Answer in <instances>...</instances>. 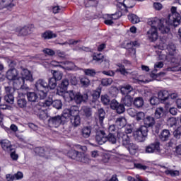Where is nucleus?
<instances>
[{
  "instance_id": "nucleus-8",
  "label": "nucleus",
  "mask_w": 181,
  "mask_h": 181,
  "mask_svg": "<svg viewBox=\"0 0 181 181\" xmlns=\"http://www.w3.org/2000/svg\"><path fill=\"white\" fill-rule=\"evenodd\" d=\"M179 121H180V117H170L167 120V125H168V127H176L177 129L174 132L175 136L181 134V124L180 122L179 123Z\"/></svg>"
},
{
  "instance_id": "nucleus-52",
  "label": "nucleus",
  "mask_w": 181,
  "mask_h": 181,
  "mask_svg": "<svg viewBox=\"0 0 181 181\" xmlns=\"http://www.w3.org/2000/svg\"><path fill=\"white\" fill-rule=\"evenodd\" d=\"M5 101L6 103H9V104H13V93H8L4 97Z\"/></svg>"
},
{
  "instance_id": "nucleus-38",
  "label": "nucleus",
  "mask_w": 181,
  "mask_h": 181,
  "mask_svg": "<svg viewBox=\"0 0 181 181\" xmlns=\"http://www.w3.org/2000/svg\"><path fill=\"white\" fill-rule=\"evenodd\" d=\"M52 73L55 81H59V80L63 78V73L62 71H52Z\"/></svg>"
},
{
  "instance_id": "nucleus-22",
  "label": "nucleus",
  "mask_w": 181,
  "mask_h": 181,
  "mask_svg": "<svg viewBox=\"0 0 181 181\" xmlns=\"http://www.w3.org/2000/svg\"><path fill=\"white\" fill-rule=\"evenodd\" d=\"M68 156L69 158H71V159H75L76 160H78V158H80V156H81V152H78L76 150L71 148L68 152Z\"/></svg>"
},
{
  "instance_id": "nucleus-7",
  "label": "nucleus",
  "mask_w": 181,
  "mask_h": 181,
  "mask_svg": "<svg viewBox=\"0 0 181 181\" xmlns=\"http://www.w3.org/2000/svg\"><path fill=\"white\" fill-rule=\"evenodd\" d=\"M133 135L134 139L138 142H145L146 136H148V128L145 126H141L133 133Z\"/></svg>"
},
{
  "instance_id": "nucleus-25",
  "label": "nucleus",
  "mask_w": 181,
  "mask_h": 181,
  "mask_svg": "<svg viewBox=\"0 0 181 181\" xmlns=\"http://www.w3.org/2000/svg\"><path fill=\"white\" fill-rule=\"evenodd\" d=\"M134 101V95H126L122 99V103L126 107H131L132 105V102Z\"/></svg>"
},
{
  "instance_id": "nucleus-43",
  "label": "nucleus",
  "mask_w": 181,
  "mask_h": 181,
  "mask_svg": "<svg viewBox=\"0 0 181 181\" xmlns=\"http://www.w3.org/2000/svg\"><path fill=\"white\" fill-rule=\"evenodd\" d=\"M81 84L83 87H88L90 86V79L86 76L80 78Z\"/></svg>"
},
{
  "instance_id": "nucleus-33",
  "label": "nucleus",
  "mask_w": 181,
  "mask_h": 181,
  "mask_svg": "<svg viewBox=\"0 0 181 181\" xmlns=\"http://www.w3.org/2000/svg\"><path fill=\"white\" fill-rule=\"evenodd\" d=\"M144 127H146V128L148 127H153L155 125V119L153 117L148 116L144 119Z\"/></svg>"
},
{
  "instance_id": "nucleus-1",
  "label": "nucleus",
  "mask_w": 181,
  "mask_h": 181,
  "mask_svg": "<svg viewBox=\"0 0 181 181\" xmlns=\"http://www.w3.org/2000/svg\"><path fill=\"white\" fill-rule=\"evenodd\" d=\"M171 13L168 15V19H159L158 18H150L148 21V24L151 26L146 32V36L147 40L151 43H155L159 39V33L158 28L161 33H169L170 32V26H179L180 25L181 16L177 13V8L172 6L170 8Z\"/></svg>"
},
{
  "instance_id": "nucleus-3",
  "label": "nucleus",
  "mask_w": 181,
  "mask_h": 181,
  "mask_svg": "<svg viewBox=\"0 0 181 181\" xmlns=\"http://www.w3.org/2000/svg\"><path fill=\"white\" fill-rule=\"evenodd\" d=\"M21 76L16 69H11L6 73L8 80L13 81V86L15 90L22 88L25 84V81H33V76L29 70L21 66L20 68Z\"/></svg>"
},
{
  "instance_id": "nucleus-46",
  "label": "nucleus",
  "mask_w": 181,
  "mask_h": 181,
  "mask_svg": "<svg viewBox=\"0 0 181 181\" xmlns=\"http://www.w3.org/2000/svg\"><path fill=\"white\" fill-rule=\"evenodd\" d=\"M133 129H134V126H132V124H127L126 126V128H125V130H124L125 133L122 132H119L117 133V136H118V134L119 133L124 134V135H128V134H131L132 132Z\"/></svg>"
},
{
  "instance_id": "nucleus-50",
  "label": "nucleus",
  "mask_w": 181,
  "mask_h": 181,
  "mask_svg": "<svg viewBox=\"0 0 181 181\" xmlns=\"http://www.w3.org/2000/svg\"><path fill=\"white\" fill-rule=\"evenodd\" d=\"M78 43V41L74 40H69L68 41H66L65 42L59 43L61 46H74V45H77Z\"/></svg>"
},
{
  "instance_id": "nucleus-36",
  "label": "nucleus",
  "mask_w": 181,
  "mask_h": 181,
  "mask_svg": "<svg viewBox=\"0 0 181 181\" xmlns=\"http://www.w3.org/2000/svg\"><path fill=\"white\" fill-rule=\"evenodd\" d=\"M163 67V62H159L154 64V69L151 71V76L155 77L156 76V72L158 71V69H162Z\"/></svg>"
},
{
  "instance_id": "nucleus-9",
  "label": "nucleus",
  "mask_w": 181,
  "mask_h": 181,
  "mask_svg": "<svg viewBox=\"0 0 181 181\" xmlns=\"http://www.w3.org/2000/svg\"><path fill=\"white\" fill-rule=\"evenodd\" d=\"M34 152H35L36 155L46 158V159H49L51 156H54V149L37 147L35 148Z\"/></svg>"
},
{
  "instance_id": "nucleus-39",
  "label": "nucleus",
  "mask_w": 181,
  "mask_h": 181,
  "mask_svg": "<svg viewBox=\"0 0 181 181\" xmlns=\"http://www.w3.org/2000/svg\"><path fill=\"white\" fill-rule=\"evenodd\" d=\"M134 105L137 108H141L144 105V99L141 97L136 98L134 101Z\"/></svg>"
},
{
  "instance_id": "nucleus-56",
  "label": "nucleus",
  "mask_w": 181,
  "mask_h": 181,
  "mask_svg": "<svg viewBox=\"0 0 181 181\" xmlns=\"http://www.w3.org/2000/svg\"><path fill=\"white\" fill-rule=\"evenodd\" d=\"M103 86H111L112 84V78H105L102 79Z\"/></svg>"
},
{
  "instance_id": "nucleus-10",
  "label": "nucleus",
  "mask_w": 181,
  "mask_h": 181,
  "mask_svg": "<svg viewBox=\"0 0 181 181\" xmlns=\"http://www.w3.org/2000/svg\"><path fill=\"white\" fill-rule=\"evenodd\" d=\"M123 47L129 50V53L131 56H135L136 54V50L134 47H139V42L138 41L128 42L124 41L123 42Z\"/></svg>"
},
{
  "instance_id": "nucleus-4",
  "label": "nucleus",
  "mask_w": 181,
  "mask_h": 181,
  "mask_svg": "<svg viewBox=\"0 0 181 181\" xmlns=\"http://www.w3.org/2000/svg\"><path fill=\"white\" fill-rule=\"evenodd\" d=\"M119 139H122L123 146H125L131 153V155H135L136 151H138V146L131 141V137L129 135L124 134V133L118 134Z\"/></svg>"
},
{
  "instance_id": "nucleus-27",
  "label": "nucleus",
  "mask_w": 181,
  "mask_h": 181,
  "mask_svg": "<svg viewBox=\"0 0 181 181\" xmlns=\"http://www.w3.org/2000/svg\"><path fill=\"white\" fill-rule=\"evenodd\" d=\"M167 50L170 57V56H175L177 53L176 46L173 43H170L167 45Z\"/></svg>"
},
{
  "instance_id": "nucleus-47",
  "label": "nucleus",
  "mask_w": 181,
  "mask_h": 181,
  "mask_svg": "<svg viewBox=\"0 0 181 181\" xmlns=\"http://www.w3.org/2000/svg\"><path fill=\"white\" fill-rule=\"evenodd\" d=\"M106 138L107 141H108L110 144H114L117 143V137H115L114 133H110Z\"/></svg>"
},
{
  "instance_id": "nucleus-31",
  "label": "nucleus",
  "mask_w": 181,
  "mask_h": 181,
  "mask_svg": "<svg viewBox=\"0 0 181 181\" xmlns=\"http://www.w3.org/2000/svg\"><path fill=\"white\" fill-rule=\"evenodd\" d=\"M81 112L83 115H84V117H86V118H90V117L93 115V112L91 111V108L87 106L82 107Z\"/></svg>"
},
{
  "instance_id": "nucleus-26",
  "label": "nucleus",
  "mask_w": 181,
  "mask_h": 181,
  "mask_svg": "<svg viewBox=\"0 0 181 181\" xmlns=\"http://www.w3.org/2000/svg\"><path fill=\"white\" fill-rule=\"evenodd\" d=\"M1 146L4 151H6L7 152H9L11 150H12V145L11 144V141L8 140L1 141Z\"/></svg>"
},
{
  "instance_id": "nucleus-63",
  "label": "nucleus",
  "mask_w": 181,
  "mask_h": 181,
  "mask_svg": "<svg viewBox=\"0 0 181 181\" xmlns=\"http://www.w3.org/2000/svg\"><path fill=\"white\" fill-rule=\"evenodd\" d=\"M119 105V103H118V102L115 99H114L111 101L110 108H112V110H116Z\"/></svg>"
},
{
  "instance_id": "nucleus-54",
  "label": "nucleus",
  "mask_w": 181,
  "mask_h": 181,
  "mask_svg": "<svg viewBox=\"0 0 181 181\" xmlns=\"http://www.w3.org/2000/svg\"><path fill=\"white\" fill-rule=\"evenodd\" d=\"M93 60L95 62H98L99 63H101V62H103V60L105 59L104 58V56L102 54H97L93 56Z\"/></svg>"
},
{
  "instance_id": "nucleus-44",
  "label": "nucleus",
  "mask_w": 181,
  "mask_h": 181,
  "mask_svg": "<svg viewBox=\"0 0 181 181\" xmlns=\"http://www.w3.org/2000/svg\"><path fill=\"white\" fill-rule=\"evenodd\" d=\"M160 103V99L159 96L157 97L156 95H152L150 98V104L151 105H158Z\"/></svg>"
},
{
  "instance_id": "nucleus-17",
  "label": "nucleus",
  "mask_w": 181,
  "mask_h": 181,
  "mask_svg": "<svg viewBox=\"0 0 181 181\" xmlns=\"http://www.w3.org/2000/svg\"><path fill=\"white\" fill-rule=\"evenodd\" d=\"M170 96V93H169V90H161L158 93V97L160 98V101H163V103L168 101Z\"/></svg>"
},
{
  "instance_id": "nucleus-13",
  "label": "nucleus",
  "mask_w": 181,
  "mask_h": 181,
  "mask_svg": "<svg viewBox=\"0 0 181 181\" xmlns=\"http://www.w3.org/2000/svg\"><path fill=\"white\" fill-rule=\"evenodd\" d=\"M23 90H25V88L22 87L20 88L18 93V97L19 99H18L17 104L20 108H26V105L28 104V101H26V99L24 98H22L25 95V93H23Z\"/></svg>"
},
{
  "instance_id": "nucleus-5",
  "label": "nucleus",
  "mask_w": 181,
  "mask_h": 181,
  "mask_svg": "<svg viewBox=\"0 0 181 181\" xmlns=\"http://www.w3.org/2000/svg\"><path fill=\"white\" fill-rule=\"evenodd\" d=\"M35 88L40 100H45L49 92V83L43 79H39L35 83Z\"/></svg>"
},
{
  "instance_id": "nucleus-55",
  "label": "nucleus",
  "mask_w": 181,
  "mask_h": 181,
  "mask_svg": "<svg viewBox=\"0 0 181 181\" xmlns=\"http://www.w3.org/2000/svg\"><path fill=\"white\" fill-rule=\"evenodd\" d=\"M67 77L70 80L71 83L72 84V86H76L77 85V78H76V76H74L73 74H68Z\"/></svg>"
},
{
  "instance_id": "nucleus-18",
  "label": "nucleus",
  "mask_w": 181,
  "mask_h": 181,
  "mask_svg": "<svg viewBox=\"0 0 181 181\" xmlns=\"http://www.w3.org/2000/svg\"><path fill=\"white\" fill-rule=\"evenodd\" d=\"M117 66L119 69H117L116 71H120L121 74H123V76H128V74H136V72H132L129 69H125V66L121 64H118Z\"/></svg>"
},
{
  "instance_id": "nucleus-64",
  "label": "nucleus",
  "mask_w": 181,
  "mask_h": 181,
  "mask_svg": "<svg viewBox=\"0 0 181 181\" xmlns=\"http://www.w3.org/2000/svg\"><path fill=\"white\" fill-rule=\"evenodd\" d=\"M137 121H141V119H144L145 113L143 112H139L136 114Z\"/></svg>"
},
{
  "instance_id": "nucleus-48",
  "label": "nucleus",
  "mask_w": 181,
  "mask_h": 181,
  "mask_svg": "<svg viewBox=\"0 0 181 181\" xmlns=\"http://www.w3.org/2000/svg\"><path fill=\"white\" fill-rule=\"evenodd\" d=\"M100 98L101 102L105 105H108V104H110V102L111 101V99H110V96L107 95H102Z\"/></svg>"
},
{
  "instance_id": "nucleus-51",
  "label": "nucleus",
  "mask_w": 181,
  "mask_h": 181,
  "mask_svg": "<svg viewBox=\"0 0 181 181\" xmlns=\"http://www.w3.org/2000/svg\"><path fill=\"white\" fill-rule=\"evenodd\" d=\"M10 152V157L12 160H18V159H19V155L16 153V151L15 149L11 148Z\"/></svg>"
},
{
  "instance_id": "nucleus-35",
  "label": "nucleus",
  "mask_w": 181,
  "mask_h": 181,
  "mask_svg": "<svg viewBox=\"0 0 181 181\" xmlns=\"http://www.w3.org/2000/svg\"><path fill=\"white\" fill-rule=\"evenodd\" d=\"M170 136V132L168 129H164L160 134V139L161 141H168L169 139V137Z\"/></svg>"
},
{
  "instance_id": "nucleus-28",
  "label": "nucleus",
  "mask_w": 181,
  "mask_h": 181,
  "mask_svg": "<svg viewBox=\"0 0 181 181\" xmlns=\"http://www.w3.org/2000/svg\"><path fill=\"white\" fill-rule=\"evenodd\" d=\"M81 135L83 138H89L90 135H91V127H84L81 129Z\"/></svg>"
},
{
  "instance_id": "nucleus-61",
  "label": "nucleus",
  "mask_w": 181,
  "mask_h": 181,
  "mask_svg": "<svg viewBox=\"0 0 181 181\" xmlns=\"http://www.w3.org/2000/svg\"><path fill=\"white\" fill-rule=\"evenodd\" d=\"M116 111L117 114H122V112H124L125 111V107L124 106V105L119 104L116 108Z\"/></svg>"
},
{
  "instance_id": "nucleus-32",
  "label": "nucleus",
  "mask_w": 181,
  "mask_h": 181,
  "mask_svg": "<svg viewBox=\"0 0 181 181\" xmlns=\"http://www.w3.org/2000/svg\"><path fill=\"white\" fill-rule=\"evenodd\" d=\"M13 2V0H1V6L3 8H7V9H11V8L15 6Z\"/></svg>"
},
{
  "instance_id": "nucleus-49",
  "label": "nucleus",
  "mask_w": 181,
  "mask_h": 181,
  "mask_svg": "<svg viewBox=\"0 0 181 181\" xmlns=\"http://www.w3.org/2000/svg\"><path fill=\"white\" fill-rule=\"evenodd\" d=\"M83 73H85L86 76L94 77V76L95 75V70L93 69H83Z\"/></svg>"
},
{
  "instance_id": "nucleus-23",
  "label": "nucleus",
  "mask_w": 181,
  "mask_h": 181,
  "mask_svg": "<svg viewBox=\"0 0 181 181\" xmlns=\"http://www.w3.org/2000/svg\"><path fill=\"white\" fill-rule=\"evenodd\" d=\"M115 125L117 128L121 129L124 128L127 125V119L124 117H120L116 119Z\"/></svg>"
},
{
  "instance_id": "nucleus-57",
  "label": "nucleus",
  "mask_w": 181,
  "mask_h": 181,
  "mask_svg": "<svg viewBox=\"0 0 181 181\" xmlns=\"http://www.w3.org/2000/svg\"><path fill=\"white\" fill-rule=\"evenodd\" d=\"M168 47V44L163 41H161L159 45L156 46V49H159L160 50H165Z\"/></svg>"
},
{
  "instance_id": "nucleus-24",
  "label": "nucleus",
  "mask_w": 181,
  "mask_h": 181,
  "mask_svg": "<svg viewBox=\"0 0 181 181\" xmlns=\"http://www.w3.org/2000/svg\"><path fill=\"white\" fill-rule=\"evenodd\" d=\"M95 118H98L100 124L104 122V118H105V111H104V109L100 108L98 110V112L95 113Z\"/></svg>"
},
{
  "instance_id": "nucleus-21",
  "label": "nucleus",
  "mask_w": 181,
  "mask_h": 181,
  "mask_svg": "<svg viewBox=\"0 0 181 181\" xmlns=\"http://www.w3.org/2000/svg\"><path fill=\"white\" fill-rule=\"evenodd\" d=\"M161 171L165 175H170V176H179L178 170H169L165 166H161Z\"/></svg>"
},
{
  "instance_id": "nucleus-14",
  "label": "nucleus",
  "mask_w": 181,
  "mask_h": 181,
  "mask_svg": "<svg viewBox=\"0 0 181 181\" xmlns=\"http://www.w3.org/2000/svg\"><path fill=\"white\" fill-rule=\"evenodd\" d=\"M120 91L123 95H134L135 91L134 90V88L131 86L129 84L123 85L120 86Z\"/></svg>"
},
{
  "instance_id": "nucleus-62",
  "label": "nucleus",
  "mask_w": 181,
  "mask_h": 181,
  "mask_svg": "<svg viewBox=\"0 0 181 181\" xmlns=\"http://www.w3.org/2000/svg\"><path fill=\"white\" fill-rule=\"evenodd\" d=\"M51 11L53 13H59L62 11V8L59 6H51Z\"/></svg>"
},
{
  "instance_id": "nucleus-40",
  "label": "nucleus",
  "mask_w": 181,
  "mask_h": 181,
  "mask_svg": "<svg viewBox=\"0 0 181 181\" xmlns=\"http://www.w3.org/2000/svg\"><path fill=\"white\" fill-rule=\"evenodd\" d=\"M128 18L133 24L139 23V22H141V20L139 18L138 16L135 14L129 15Z\"/></svg>"
},
{
  "instance_id": "nucleus-2",
  "label": "nucleus",
  "mask_w": 181,
  "mask_h": 181,
  "mask_svg": "<svg viewBox=\"0 0 181 181\" xmlns=\"http://www.w3.org/2000/svg\"><path fill=\"white\" fill-rule=\"evenodd\" d=\"M63 118L66 119H70L71 124L74 127H78L81 122L80 119V111L78 107L72 106L70 109H65L63 111L62 116L58 115L51 117L49 119V124L54 128H58L63 124Z\"/></svg>"
},
{
  "instance_id": "nucleus-34",
  "label": "nucleus",
  "mask_w": 181,
  "mask_h": 181,
  "mask_svg": "<svg viewBox=\"0 0 181 181\" xmlns=\"http://www.w3.org/2000/svg\"><path fill=\"white\" fill-rule=\"evenodd\" d=\"M78 162H81L82 163H90V156L81 153V156L78 158Z\"/></svg>"
},
{
  "instance_id": "nucleus-53",
  "label": "nucleus",
  "mask_w": 181,
  "mask_h": 181,
  "mask_svg": "<svg viewBox=\"0 0 181 181\" xmlns=\"http://www.w3.org/2000/svg\"><path fill=\"white\" fill-rule=\"evenodd\" d=\"M52 106L57 110H60L62 107V100H56L52 102Z\"/></svg>"
},
{
  "instance_id": "nucleus-37",
  "label": "nucleus",
  "mask_w": 181,
  "mask_h": 181,
  "mask_svg": "<svg viewBox=\"0 0 181 181\" xmlns=\"http://www.w3.org/2000/svg\"><path fill=\"white\" fill-rule=\"evenodd\" d=\"M165 115V109L162 107H157L155 111V117L157 119L162 118Z\"/></svg>"
},
{
  "instance_id": "nucleus-30",
  "label": "nucleus",
  "mask_w": 181,
  "mask_h": 181,
  "mask_svg": "<svg viewBox=\"0 0 181 181\" xmlns=\"http://www.w3.org/2000/svg\"><path fill=\"white\" fill-rule=\"evenodd\" d=\"M42 37L43 39H53L54 37H57V35L54 33L52 31L47 30L42 34Z\"/></svg>"
},
{
  "instance_id": "nucleus-11",
  "label": "nucleus",
  "mask_w": 181,
  "mask_h": 181,
  "mask_svg": "<svg viewBox=\"0 0 181 181\" xmlns=\"http://www.w3.org/2000/svg\"><path fill=\"white\" fill-rule=\"evenodd\" d=\"M146 153H163V151L160 149V146L159 142L153 143L146 147Z\"/></svg>"
},
{
  "instance_id": "nucleus-58",
  "label": "nucleus",
  "mask_w": 181,
  "mask_h": 181,
  "mask_svg": "<svg viewBox=\"0 0 181 181\" xmlns=\"http://www.w3.org/2000/svg\"><path fill=\"white\" fill-rule=\"evenodd\" d=\"M72 149H74L75 151L81 150V151H83V152H86V151H87V147L86 146H81L78 144H76L74 146Z\"/></svg>"
},
{
  "instance_id": "nucleus-59",
  "label": "nucleus",
  "mask_w": 181,
  "mask_h": 181,
  "mask_svg": "<svg viewBox=\"0 0 181 181\" xmlns=\"http://www.w3.org/2000/svg\"><path fill=\"white\" fill-rule=\"evenodd\" d=\"M93 102L95 103V100L100 98V92L97 90L92 91Z\"/></svg>"
},
{
  "instance_id": "nucleus-41",
  "label": "nucleus",
  "mask_w": 181,
  "mask_h": 181,
  "mask_svg": "<svg viewBox=\"0 0 181 181\" xmlns=\"http://www.w3.org/2000/svg\"><path fill=\"white\" fill-rule=\"evenodd\" d=\"M119 4H117V6H124V8H132V6L128 5L129 2H131V0H117Z\"/></svg>"
},
{
  "instance_id": "nucleus-6",
  "label": "nucleus",
  "mask_w": 181,
  "mask_h": 181,
  "mask_svg": "<svg viewBox=\"0 0 181 181\" xmlns=\"http://www.w3.org/2000/svg\"><path fill=\"white\" fill-rule=\"evenodd\" d=\"M50 105H53V100L52 99L45 100V103H40L34 107V111H35L37 115L40 116V118L43 119L46 117V109H45V107H50Z\"/></svg>"
},
{
  "instance_id": "nucleus-15",
  "label": "nucleus",
  "mask_w": 181,
  "mask_h": 181,
  "mask_svg": "<svg viewBox=\"0 0 181 181\" xmlns=\"http://www.w3.org/2000/svg\"><path fill=\"white\" fill-rule=\"evenodd\" d=\"M95 141L99 145H103V144H105L107 142L105 132L104 131L98 132L95 136Z\"/></svg>"
},
{
  "instance_id": "nucleus-16",
  "label": "nucleus",
  "mask_w": 181,
  "mask_h": 181,
  "mask_svg": "<svg viewBox=\"0 0 181 181\" xmlns=\"http://www.w3.org/2000/svg\"><path fill=\"white\" fill-rule=\"evenodd\" d=\"M88 98L87 94L81 95L80 93H74V100L76 104H81L83 101H86Z\"/></svg>"
},
{
  "instance_id": "nucleus-19",
  "label": "nucleus",
  "mask_w": 181,
  "mask_h": 181,
  "mask_svg": "<svg viewBox=\"0 0 181 181\" xmlns=\"http://www.w3.org/2000/svg\"><path fill=\"white\" fill-rule=\"evenodd\" d=\"M27 99L30 103H36L39 101V96L35 92H27Z\"/></svg>"
},
{
  "instance_id": "nucleus-29",
  "label": "nucleus",
  "mask_w": 181,
  "mask_h": 181,
  "mask_svg": "<svg viewBox=\"0 0 181 181\" xmlns=\"http://www.w3.org/2000/svg\"><path fill=\"white\" fill-rule=\"evenodd\" d=\"M74 67H76V65H74L73 62H62V69H63V70H74Z\"/></svg>"
},
{
  "instance_id": "nucleus-60",
  "label": "nucleus",
  "mask_w": 181,
  "mask_h": 181,
  "mask_svg": "<svg viewBox=\"0 0 181 181\" xmlns=\"http://www.w3.org/2000/svg\"><path fill=\"white\" fill-rule=\"evenodd\" d=\"M153 9H155L156 11H162L163 8V5H162V4L159 2H155L153 4Z\"/></svg>"
},
{
  "instance_id": "nucleus-45",
  "label": "nucleus",
  "mask_w": 181,
  "mask_h": 181,
  "mask_svg": "<svg viewBox=\"0 0 181 181\" xmlns=\"http://www.w3.org/2000/svg\"><path fill=\"white\" fill-rule=\"evenodd\" d=\"M57 81H56V79H54V78H51L49 79V83H48V87H49V88L51 90H54V88H56V87L57 86Z\"/></svg>"
},
{
  "instance_id": "nucleus-42",
  "label": "nucleus",
  "mask_w": 181,
  "mask_h": 181,
  "mask_svg": "<svg viewBox=\"0 0 181 181\" xmlns=\"http://www.w3.org/2000/svg\"><path fill=\"white\" fill-rule=\"evenodd\" d=\"M69 84H70L69 79L64 78L62 81L59 87L62 89V91H66L67 90V87H69Z\"/></svg>"
},
{
  "instance_id": "nucleus-12",
  "label": "nucleus",
  "mask_w": 181,
  "mask_h": 181,
  "mask_svg": "<svg viewBox=\"0 0 181 181\" xmlns=\"http://www.w3.org/2000/svg\"><path fill=\"white\" fill-rule=\"evenodd\" d=\"M57 94H58V95H62L65 101H67L68 103H70V101H73V100H74L75 93L73 90L66 91L57 90Z\"/></svg>"
},
{
  "instance_id": "nucleus-20",
  "label": "nucleus",
  "mask_w": 181,
  "mask_h": 181,
  "mask_svg": "<svg viewBox=\"0 0 181 181\" xmlns=\"http://www.w3.org/2000/svg\"><path fill=\"white\" fill-rule=\"evenodd\" d=\"M16 32L21 36H26V35H29V33H30V27L25 26L23 28H18L16 29Z\"/></svg>"
}]
</instances>
